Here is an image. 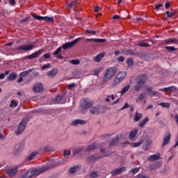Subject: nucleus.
I'll use <instances>...</instances> for the list:
<instances>
[{"label": "nucleus", "mask_w": 178, "mask_h": 178, "mask_svg": "<svg viewBox=\"0 0 178 178\" xmlns=\"http://www.w3.org/2000/svg\"><path fill=\"white\" fill-rule=\"evenodd\" d=\"M118 73V68L116 67H111L106 70L104 75L103 76V81H109L111 79Z\"/></svg>", "instance_id": "1"}, {"label": "nucleus", "mask_w": 178, "mask_h": 178, "mask_svg": "<svg viewBox=\"0 0 178 178\" xmlns=\"http://www.w3.org/2000/svg\"><path fill=\"white\" fill-rule=\"evenodd\" d=\"M126 76H127L126 72H118L115 76L113 81V83L110 86V88H115L116 86L119 85L121 81H123V80H124Z\"/></svg>", "instance_id": "2"}, {"label": "nucleus", "mask_w": 178, "mask_h": 178, "mask_svg": "<svg viewBox=\"0 0 178 178\" xmlns=\"http://www.w3.org/2000/svg\"><path fill=\"white\" fill-rule=\"evenodd\" d=\"M35 48V45L33 44H22L17 48V51H24L25 52H29V51H33Z\"/></svg>", "instance_id": "3"}, {"label": "nucleus", "mask_w": 178, "mask_h": 178, "mask_svg": "<svg viewBox=\"0 0 178 178\" xmlns=\"http://www.w3.org/2000/svg\"><path fill=\"white\" fill-rule=\"evenodd\" d=\"M82 39L83 38H78L72 42L65 43L62 45V48L63 49H69V48H72V47H74L76 45V43L79 42V41H80V40H82Z\"/></svg>", "instance_id": "4"}, {"label": "nucleus", "mask_w": 178, "mask_h": 178, "mask_svg": "<svg viewBox=\"0 0 178 178\" xmlns=\"http://www.w3.org/2000/svg\"><path fill=\"white\" fill-rule=\"evenodd\" d=\"M5 170L8 176H9L10 177H13L16 176V173H17V167H14V168L6 167Z\"/></svg>", "instance_id": "5"}, {"label": "nucleus", "mask_w": 178, "mask_h": 178, "mask_svg": "<svg viewBox=\"0 0 178 178\" xmlns=\"http://www.w3.org/2000/svg\"><path fill=\"white\" fill-rule=\"evenodd\" d=\"M92 105V102L88 99H84L81 101V106H82L83 109H88V108H91Z\"/></svg>", "instance_id": "6"}, {"label": "nucleus", "mask_w": 178, "mask_h": 178, "mask_svg": "<svg viewBox=\"0 0 178 178\" xmlns=\"http://www.w3.org/2000/svg\"><path fill=\"white\" fill-rule=\"evenodd\" d=\"M171 137L172 134H170V132H165L163 139L162 147H165V145H168V144H169Z\"/></svg>", "instance_id": "7"}, {"label": "nucleus", "mask_w": 178, "mask_h": 178, "mask_svg": "<svg viewBox=\"0 0 178 178\" xmlns=\"http://www.w3.org/2000/svg\"><path fill=\"white\" fill-rule=\"evenodd\" d=\"M26 121L23 120L22 121L17 128V130L16 131L17 136H19V134H22L23 131H24V129H26Z\"/></svg>", "instance_id": "8"}, {"label": "nucleus", "mask_w": 178, "mask_h": 178, "mask_svg": "<svg viewBox=\"0 0 178 178\" xmlns=\"http://www.w3.org/2000/svg\"><path fill=\"white\" fill-rule=\"evenodd\" d=\"M33 17L36 20H44V22H49V23H54V18L49 17H42L40 15H33Z\"/></svg>", "instance_id": "9"}, {"label": "nucleus", "mask_w": 178, "mask_h": 178, "mask_svg": "<svg viewBox=\"0 0 178 178\" xmlns=\"http://www.w3.org/2000/svg\"><path fill=\"white\" fill-rule=\"evenodd\" d=\"M126 170V167H121L120 168L114 169L111 171L112 176H118V175H122Z\"/></svg>", "instance_id": "10"}, {"label": "nucleus", "mask_w": 178, "mask_h": 178, "mask_svg": "<svg viewBox=\"0 0 178 178\" xmlns=\"http://www.w3.org/2000/svg\"><path fill=\"white\" fill-rule=\"evenodd\" d=\"M34 92H42L44 91V87L42 86V83H37L33 88Z\"/></svg>", "instance_id": "11"}, {"label": "nucleus", "mask_w": 178, "mask_h": 178, "mask_svg": "<svg viewBox=\"0 0 178 178\" xmlns=\"http://www.w3.org/2000/svg\"><path fill=\"white\" fill-rule=\"evenodd\" d=\"M101 158H104V156H99L98 154L90 156L88 158V162L92 163V162H95V161H98V159H101Z\"/></svg>", "instance_id": "12"}, {"label": "nucleus", "mask_w": 178, "mask_h": 178, "mask_svg": "<svg viewBox=\"0 0 178 178\" xmlns=\"http://www.w3.org/2000/svg\"><path fill=\"white\" fill-rule=\"evenodd\" d=\"M86 123H87V121H86V120L76 119V120H74L71 122V126H79V124L81 126L83 124H86Z\"/></svg>", "instance_id": "13"}, {"label": "nucleus", "mask_w": 178, "mask_h": 178, "mask_svg": "<svg viewBox=\"0 0 178 178\" xmlns=\"http://www.w3.org/2000/svg\"><path fill=\"white\" fill-rule=\"evenodd\" d=\"M42 52V49H39L37 51H35L32 54L27 56L26 57V59H35V58H37L38 56H40L41 55V53Z\"/></svg>", "instance_id": "14"}, {"label": "nucleus", "mask_w": 178, "mask_h": 178, "mask_svg": "<svg viewBox=\"0 0 178 178\" xmlns=\"http://www.w3.org/2000/svg\"><path fill=\"white\" fill-rule=\"evenodd\" d=\"M165 45H171L172 44H177V39L169 38L163 41Z\"/></svg>", "instance_id": "15"}, {"label": "nucleus", "mask_w": 178, "mask_h": 178, "mask_svg": "<svg viewBox=\"0 0 178 178\" xmlns=\"http://www.w3.org/2000/svg\"><path fill=\"white\" fill-rule=\"evenodd\" d=\"M56 74H58V69L56 68H54L53 70L47 72V75L49 77H51V78L55 77Z\"/></svg>", "instance_id": "16"}, {"label": "nucleus", "mask_w": 178, "mask_h": 178, "mask_svg": "<svg viewBox=\"0 0 178 178\" xmlns=\"http://www.w3.org/2000/svg\"><path fill=\"white\" fill-rule=\"evenodd\" d=\"M84 151V147H78L73 149L72 155H77V154H80V152Z\"/></svg>", "instance_id": "17"}, {"label": "nucleus", "mask_w": 178, "mask_h": 178, "mask_svg": "<svg viewBox=\"0 0 178 178\" xmlns=\"http://www.w3.org/2000/svg\"><path fill=\"white\" fill-rule=\"evenodd\" d=\"M38 155V152H31L27 157H26V161H33L35 156Z\"/></svg>", "instance_id": "18"}, {"label": "nucleus", "mask_w": 178, "mask_h": 178, "mask_svg": "<svg viewBox=\"0 0 178 178\" xmlns=\"http://www.w3.org/2000/svg\"><path fill=\"white\" fill-rule=\"evenodd\" d=\"M86 41H93L94 42H97L99 44H101L102 42H105V41H106V40L105 39H94V38H88L86 39Z\"/></svg>", "instance_id": "19"}, {"label": "nucleus", "mask_w": 178, "mask_h": 178, "mask_svg": "<svg viewBox=\"0 0 178 178\" xmlns=\"http://www.w3.org/2000/svg\"><path fill=\"white\" fill-rule=\"evenodd\" d=\"M90 111L92 115H98L99 113V107H90Z\"/></svg>", "instance_id": "20"}, {"label": "nucleus", "mask_w": 178, "mask_h": 178, "mask_svg": "<svg viewBox=\"0 0 178 178\" xmlns=\"http://www.w3.org/2000/svg\"><path fill=\"white\" fill-rule=\"evenodd\" d=\"M97 148H98V145H97L96 143H92L88 146V147L86 149V152L94 151V149H97Z\"/></svg>", "instance_id": "21"}, {"label": "nucleus", "mask_w": 178, "mask_h": 178, "mask_svg": "<svg viewBox=\"0 0 178 178\" xmlns=\"http://www.w3.org/2000/svg\"><path fill=\"white\" fill-rule=\"evenodd\" d=\"M104 56H105V54L104 53H100L99 54H97L95 57V62H101V60H102V58H104Z\"/></svg>", "instance_id": "22"}, {"label": "nucleus", "mask_w": 178, "mask_h": 178, "mask_svg": "<svg viewBox=\"0 0 178 178\" xmlns=\"http://www.w3.org/2000/svg\"><path fill=\"white\" fill-rule=\"evenodd\" d=\"M145 81H147V75L145 74L140 75L138 82L142 83V85L143 86V84H145Z\"/></svg>", "instance_id": "23"}, {"label": "nucleus", "mask_w": 178, "mask_h": 178, "mask_svg": "<svg viewBox=\"0 0 178 178\" xmlns=\"http://www.w3.org/2000/svg\"><path fill=\"white\" fill-rule=\"evenodd\" d=\"M159 154H152L149 157L148 161H158L159 159Z\"/></svg>", "instance_id": "24"}, {"label": "nucleus", "mask_w": 178, "mask_h": 178, "mask_svg": "<svg viewBox=\"0 0 178 178\" xmlns=\"http://www.w3.org/2000/svg\"><path fill=\"white\" fill-rule=\"evenodd\" d=\"M31 72H33V70L24 71L19 74V76H20V77H27V76H29V74H30V73H31Z\"/></svg>", "instance_id": "25"}, {"label": "nucleus", "mask_w": 178, "mask_h": 178, "mask_svg": "<svg viewBox=\"0 0 178 178\" xmlns=\"http://www.w3.org/2000/svg\"><path fill=\"white\" fill-rule=\"evenodd\" d=\"M137 133H138V131L137 129H133L129 134L130 140H133V138H134V137L137 136Z\"/></svg>", "instance_id": "26"}, {"label": "nucleus", "mask_w": 178, "mask_h": 178, "mask_svg": "<svg viewBox=\"0 0 178 178\" xmlns=\"http://www.w3.org/2000/svg\"><path fill=\"white\" fill-rule=\"evenodd\" d=\"M166 92L168 91H170V92H175V91H177V88L176 86H169L168 88H165Z\"/></svg>", "instance_id": "27"}, {"label": "nucleus", "mask_w": 178, "mask_h": 178, "mask_svg": "<svg viewBox=\"0 0 178 178\" xmlns=\"http://www.w3.org/2000/svg\"><path fill=\"white\" fill-rule=\"evenodd\" d=\"M130 89V85H128L124 88H122V90L120 92L121 95H123L124 94H126Z\"/></svg>", "instance_id": "28"}, {"label": "nucleus", "mask_w": 178, "mask_h": 178, "mask_svg": "<svg viewBox=\"0 0 178 178\" xmlns=\"http://www.w3.org/2000/svg\"><path fill=\"white\" fill-rule=\"evenodd\" d=\"M16 77H17V74H16V72H12L9 74L8 79L10 81H13L16 79Z\"/></svg>", "instance_id": "29"}, {"label": "nucleus", "mask_w": 178, "mask_h": 178, "mask_svg": "<svg viewBox=\"0 0 178 178\" xmlns=\"http://www.w3.org/2000/svg\"><path fill=\"white\" fill-rule=\"evenodd\" d=\"M142 118H143V114L140 113H136L135 117H134V121L138 122V120H140V119H141Z\"/></svg>", "instance_id": "30"}, {"label": "nucleus", "mask_w": 178, "mask_h": 178, "mask_svg": "<svg viewBox=\"0 0 178 178\" xmlns=\"http://www.w3.org/2000/svg\"><path fill=\"white\" fill-rule=\"evenodd\" d=\"M118 141H119V138H118V137L113 138L110 141V147H112V145H115V144L118 143Z\"/></svg>", "instance_id": "31"}, {"label": "nucleus", "mask_w": 178, "mask_h": 178, "mask_svg": "<svg viewBox=\"0 0 178 178\" xmlns=\"http://www.w3.org/2000/svg\"><path fill=\"white\" fill-rule=\"evenodd\" d=\"M149 120L147 117H146L142 122H139V127L141 128L145 126V124Z\"/></svg>", "instance_id": "32"}, {"label": "nucleus", "mask_w": 178, "mask_h": 178, "mask_svg": "<svg viewBox=\"0 0 178 178\" xmlns=\"http://www.w3.org/2000/svg\"><path fill=\"white\" fill-rule=\"evenodd\" d=\"M137 45H138V47H140L141 48H148V47H149V44H147V43L143 42H140Z\"/></svg>", "instance_id": "33"}, {"label": "nucleus", "mask_w": 178, "mask_h": 178, "mask_svg": "<svg viewBox=\"0 0 178 178\" xmlns=\"http://www.w3.org/2000/svg\"><path fill=\"white\" fill-rule=\"evenodd\" d=\"M146 91L147 92L148 95H149L150 97H154V91L152 90V88H147Z\"/></svg>", "instance_id": "34"}, {"label": "nucleus", "mask_w": 178, "mask_h": 178, "mask_svg": "<svg viewBox=\"0 0 178 178\" xmlns=\"http://www.w3.org/2000/svg\"><path fill=\"white\" fill-rule=\"evenodd\" d=\"M18 103L17 102H16L15 100H11L10 103V108H16V106H17Z\"/></svg>", "instance_id": "35"}, {"label": "nucleus", "mask_w": 178, "mask_h": 178, "mask_svg": "<svg viewBox=\"0 0 178 178\" xmlns=\"http://www.w3.org/2000/svg\"><path fill=\"white\" fill-rule=\"evenodd\" d=\"M141 86H143L142 83L138 81L137 84H136L134 87L135 91H139L141 88Z\"/></svg>", "instance_id": "36"}, {"label": "nucleus", "mask_w": 178, "mask_h": 178, "mask_svg": "<svg viewBox=\"0 0 178 178\" xmlns=\"http://www.w3.org/2000/svg\"><path fill=\"white\" fill-rule=\"evenodd\" d=\"M146 97L147 93H141L140 95H139L138 99V101H143V99H145Z\"/></svg>", "instance_id": "37"}, {"label": "nucleus", "mask_w": 178, "mask_h": 178, "mask_svg": "<svg viewBox=\"0 0 178 178\" xmlns=\"http://www.w3.org/2000/svg\"><path fill=\"white\" fill-rule=\"evenodd\" d=\"M77 169H79L78 166H74L72 167L71 168H70V173L73 174V173H76V172H77Z\"/></svg>", "instance_id": "38"}, {"label": "nucleus", "mask_w": 178, "mask_h": 178, "mask_svg": "<svg viewBox=\"0 0 178 178\" xmlns=\"http://www.w3.org/2000/svg\"><path fill=\"white\" fill-rule=\"evenodd\" d=\"M160 106H162L163 108H170V104L169 103H165V102H161L159 104Z\"/></svg>", "instance_id": "39"}, {"label": "nucleus", "mask_w": 178, "mask_h": 178, "mask_svg": "<svg viewBox=\"0 0 178 178\" xmlns=\"http://www.w3.org/2000/svg\"><path fill=\"white\" fill-rule=\"evenodd\" d=\"M165 48V49H168V51H170L171 52H173V51L177 50V49L173 46H171V47L166 46Z\"/></svg>", "instance_id": "40"}, {"label": "nucleus", "mask_w": 178, "mask_h": 178, "mask_svg": "<svg viewBox=\"0 0 178 178\" xmlns=\"http://www.w3.org/2000/svg\"><path fill=\"white\" fill-rule=\"evenodd\" d=\"M142 143H143L142 141H140V142H137V143H134L131 144V146H132L134 148H136V147H140Z\"/></svg>", "instance_id": "41"}, {"label": "nucleus", "mask_w": 178, "mask_h": 178, "mask_svg": "<svg viewBox=\"0 0 178 178\" xmlns=\"http://www.w3.org/2000/svg\"><path fill=\"white\" fill-rule=\"evenodd\" d=\"M158 168H161L160 163H157L150 166V169H158Z\"/></svg>", "instance_id": "42"}, {"label": "nucleus", "mask_w": 178, "mask_h": 178, "mask_svg": "<svg viewBox=\"0 0 178 178\" xmlns=\"http://www.w3.org/2000/svg\"><path fill=\"white\" fill-rule=\"evenodd\" d=\"M102 69L101 68H97L94 70V75L95 76H98V74H99V73H101Z\"/></svg>", "instance_id": "43"}, {"label": "nucleus", "mask_w": 178, "mask_h": 178, "mask_svg": "<svg viewBox=\"0 0 178 178\" xmlns=\"http://www.w3.org/2000/svg\"><path fill=\"white\" fill-rule=\"evenodd\" d=\"M100 152H103L104 154V156H109V155H111V152H105V149H100Z\"/></svg>", "instance_id": "44"}, {"label": "nucleus", "mask_w": 178, "mask_h": 178, "mask_svg": "<svg viewBox=\"0 0 178 178\" xmlns=\"http://www.w3.org/2000/svg\"><path fill=\"white\" fill-rule=\"evenodd\" d=\"M70 63L72 65H80V60H71Z\"/></svg>", "instance_id": "45"}, {"label": "nucleus", "mask_w": 178, "mask_h": 178, "mask_svg": "<svg viewBox=\"0 0 178 178\" xmlns=\"http://www.w3.org/2000/svg\"><path fill=\"white\" fill-rule=\"evenodd\" d=\"M60 51H62V47H58L53 54V55L56 56V55H59V54L60 53Z\"/></svg>", "instance_id": "46"}, {"label": "nucleus", "mask_w": 178, "mask_h": 178, "mask_svg": "<svg viewBox=\"0 0 178 178\" xmlns=\"http://www.w3.org/2000/svg\"><path fill=\"white\" fill-rule=\"evenodd\" d=\"M90 177H91V178L98 177V172H92L90 175Z\"/></svg>", "instance_id": "47"}, {"label": "nucleus", "mask_w": 178, "mask_h": 178, "mask_svg": "<svg viewBox=\"0 0 178 178\" xmlns=\"http://www.w3.org/2000/svg\"><path fill=\"white\" fill-rule=\"evenodd\" d=\"M127 65L130 67H133V59L129 58L127 60Z\"/></svg>", "instance_id": "48"}, {"label": "nucleus", "mask_w": 178, "mask_h": 178, "mask_svg": "<svg viewBox=\"0 0 178 178\" xmlns=\"http://www.w3.org/2000/svg\"><path fill=\"white\" fill-rule=\"evenodd\" d=\"M161 8H163V4L159 3V4L155 5L156 10H159V9H161Z\"/></svg>", "instance_id": "49"}, {"label": "nucleus", "mask_w": 178, "mask_h": 178, "mask_svg": "<svg viewBox=\"0 0 178 178\" xmlns=\"http://www.w3.org/2000/svg\"><path fill=\"white\" fill-rule=\"evenodd\" d=\"M72 154V152L70 150H65L63 152L64 156H69Z\"/></svg>", "instance_id": "50"}, {"label": "nucleus", "mask_w": 178, "mask_h": 178, "mask_svg": "<svg viewBox=\"0 0 178 178\" xmlns=\"http://www.w3.org/2000/svg\"><path fill=\"white\" fill-rule=\"evenodd\" d=\"M15 149H17V151H22L23 149V145H17L15 146Z\"/></svg>", "instance_id": "51"}, {"label": "nucleus", "mask_w": 178, "mask_h": 178, "mask_svg": "<svg viewBox=\"0 0 178 178\" xmlns=\"http://www.w3.org/2000/svg\"><path fill=\"white\" fill-rule=\"evenodd\" d=\"M140 168H134L131 170V172L133 173L132 175H136V173H138Z\"/></svg>", "instance_id": "52"}, {"label": "nucleus", "mask_w": 178, "mask_h": 178, "mask_svg": "<svg viewBox=\"0 0 178 178\" xmlns=\"http://www.w3.org/2000/svg\"><path fill=\"white\" fill-rule=\"evenodd\" d=\"M62 98H63V97L61 95H58L56 97V101L57 104H60V102H59L62 101Z\"/></svg>", "instance_id": "53"}, {"label": "nucleus", "mask_w": 178, "mask_h": 178, "mask_svg": "<svg viewBox=\"0 0 178 178\" xmlns=\"http://www.w3.org/2000/svg\"><path fill=\"white\" fill-rule=\"evenodd\" d=\"M165 14L167 15L168 17H172V16H175V13H170L169 11H166Z\"/></svg>", "instance_id": "54"}, {"label": "nucleus", "mask_w": 178, "mask_h": 178, "mask_svg": "<svg viewBox=\"0 0 178 178\" xmlns=\"http://www.w3.org/2000/svg\"><path fill=\"white\" fill-rule=\"evenodd\" d=\"M68 8H73V6H76V1H72L70 4L67 5Z\"/></svg>", "instance_id": "55"}, {"label": "nucleus", "mask_w": 178, "mask_h": 178, "mask_svg": "<svg viewBox=\"0 0 178 178\" xmlns=\"http://www.w3.org/2000/svg\"><path fill=\"white\" fill-rule=\"evenodd\" d=\"M85 33L86 34H95V31H92V30H86L85 31Z\"/></svg>", "instance_id": "56"}, {"label": "nucleus", "mask_w": 178, "mask_h": 178, "mask_svg": "<svg viewBox=\"0 0 178 178\" xmlns=\"http://www.w3.org/2000/svg\"><path fill=\"white\" fill-rule=\"evenodd\" d=\"M74 86H76V84L74 83H71L67 85L68 90H72V88H74Z\"/></svg>", "instance_id": "57"}, {"label": "nucleus", "mask_w": 178, "mask_h": 178, "mask_svg": "<svg viewBox=\"0 0 178 178\" xmlns=\"http://www.w3.org/2000/svg\"><path fill=\"white\" fill-rule=\"evenodd\" d=\"M49 66H51V64L50 63H47L46 65H44L42 67V70H45V69H48V67H49Z\"/></svg>", "instance_id": "58"}, {"label": "nucleus", "mask_w": 178, "mask_h": 178, "mask_svg": "<svg viewBox=\"0 0 178 178\" xmlns=\"http://www.w3.org/2000/svg\"><path fill=\"white\" fill-rule=\"evenodd\" d=\"M159 95H161V93H159L158 91H154L153 92V97H159Z\"/></svg>", "instance_id": "59"}, {"label": "nucleus", "mask_w": 178, "mask_h": 178, "mask_svg": "<svg viewBox=\"0 0 178 178\" xmlns=\"http://www.w3.org/2000/svg\"><path fill=\"white\" fill-rule=\"evenodd\" d=\"M50 149H50L49 146H46L43 149V150L45 151V152H49Z\"/></svg>", "instance_id": "60"}, {"label": "nucleus", "mask_w": 178, "mask_h": 178, "mask_svg": "<svg viewBox=\"0 0 178 178\" xmlns=\"http://www.w3.org/2000/svg\"><path fill=\"white\" fill-rule=\"evenodd\" d=\"M9 3L13 6L16 4V1H15V0H9Z\"/></svg>", "instance_id": "61"}, {"label": "nucleus", "mask_w": 178, "mask_h": 178, "mask_svg": "<svg viewBox=\"0 0 178 178\" xmlns=\"http://www.w3.org/2000/svg\"><path fill=\"white\" fill-rule=\"evenodd\" d=\"M43 58H44V59H48L49 58H51V56L49 55V54H44L43 55Z\"/></svg>", "instance_id": "62"}, {"label": "nucleus", "mask_w": 178, "mask_h": 178, "mask_svg": "<svg viewBox=\"0 0 178 178\" xmlns=\"http://www.w3.org/2000/svg\"><path fill=\"white\" fill-rule=\"evenodd\" d=\"M127 108H129V104L125 103L124 106L121 108V111H123V109H127Z\"/></svg>", "instance_id": "63"}, {"label": "nucleus", "mask_w": 178, "mask_h": 178, "mask_svg": "<svg viewBox=\"0 0 178 178\" xmlns=\"http://www.w3.org/2000/svg\"><path fill=\"white\" fill-rule=\"evenodd\" d=\"M118 62H123L124 60V57L123 56H120V58H118Z\"/></svg>", "instance_id": "64"}]
</instances>
